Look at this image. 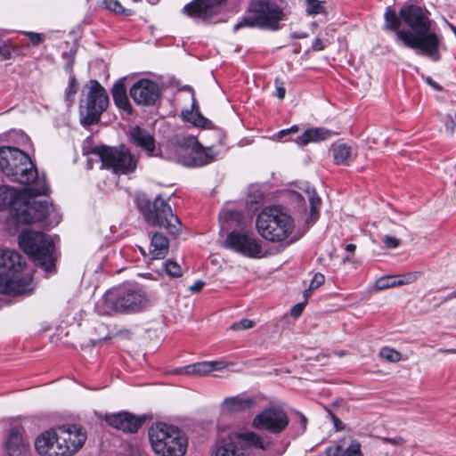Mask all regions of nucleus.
I'll use <instances>...</instances> for the list:
<instances>
[{"label": "nucleus", "instance_id": "nucleus-18", "mask_svg": "<svg viewBox=\"0 0 456 456\" xmlns=\"http://www.w3.org/2000/svg\"><path fill=\"white\" fill-rule=\"evenodd\" d=\"M225 2L226 0H193L184 5L183 11L191 18L209 20Z\"/></svg>", "mask_w": 456, "mask_h": 456}, {"label": "nucleus", "instance_id": "nucleus-28", "mask_svg": "<svg viewBox=\"0 0 456 456\" xmlns=\"http://www.w3.org/2000/svg\"><path fill=\"white\" fill-rule=\"evenodd\" d=\"M169 240L160 232H155L151 239L150 254L153 259H163L168 253Z\"/></svg>", "mask_w": 456, "mask_h": 456}, {"label": "nucleus", "instance_id": "nucleus-44", "mask_svg": "<svg viewBox=\"0 0 456 456\" xmlns=\"http://www.w3.org/2000/svg\"><path fill=\"white\" fill-rule=\"evenodd\" d=\"M324 281H325L324 275L320 273H317L314 275L313 279L310 281L309 286L311 287V289H316L322 284L324 283Z\"/></svg>", "mask_w": 456, "mask_h": 456}, {"label": "nucleus", "instance_id": "nucleus-42", "mask_svg": "<svg viewBox=\"0 0 456 456\" xmlns=\"http://www.w3.org/2000/svg\"><path fill=\"white\" fill-rule=\"evenodd\" d=\"M255 325V322L248 319H242L239 322H233L231 325V329L236 331L248 330L253 328Z\"/></svg>", "mask_w": 456, "mask_h": 456}, {"label": "nucleus", "instance_id": "nucleus-62", "mask_svg": "<svg viewBox=\"0 0 456 456\" xmlns=\"http://www.w3.org/2000/svg\"><path fill=\"white\" fill-rule=\"evenodd\" d=\"M306 37V34H299V35H297L296 37L297 38H303V37Z\"/></svg>", "mask_w": 456, "mask_h": 456}, {"label": "nucleus", "instance_id": "nucleus-40", "mask_svg": "<svg viewBox=\"0 0 456 456\" xmlns=\"http://www.w3.org/2000/svg\"><path fill=\"white\" fill-rule=\"evenodd\" d=\"M163 266L166 273L171 277L178 278L183 275L181 266L175 261L167 260L163 263Z\"/></svg>", "mask_w": 456, "mask_h": 456}, {"label": "nucleus", "instance_id": "nucleus-37", "mask_svg": "<svg viewBox=\"0 0 456 456\" xmlns=\"http://www.w3.org/2000/svg\"><path fill=\"white\" fill-rule=\"evenodd\" d=\"M103 4L106 9L117 14L124 16H130L132 14V11L123 7L118 0H104Z\"/></svg>", "mask_w": 456, "mask_h": 456}, {"label": "nucleus", "instance_id": "nucleus-32", "mask_svg": "<svg viewBox=\"0 0 456 456\" xmlns=\"http://www.w3.org/2000/svg\"><path fill=\"white\" fill-rule=\"evenodd\" d=\"M19 198V192L8 185L0 186V209L12 206Z\"/></svg>", "mask_w": 456, "mask_h": 456}, {"label": "nucleus", "instance_id": "nucleus-35", "mask_svg": "<svg viewBox=\"0 0 456 456\" xmlns=\"http://www.w3.org/2000/svg\"><path fill=\"white\" fill-rule=\"evenodd\" d=\"M305 192L309 200L311 219L315 221L319 216V209L322 203L321 199L314 189H308Z\"/></svg>", "mask_w": 456, "mask_h": 456}, {"label": "nucleus", "instance_id": "nucleus-43", "mask_svg": "<svg viewBox=\"0 0 456 456\" xmlns=\"http://www.w3.org/2000/svg\"><path fill=\"white\" fill-rule=\"evenodd\" d=\"M26 36L28 37L29 42L33 45H37L41 44L42 42H44V40H45V35L40 34V33L29 31V32H26Z\"/></svg>", "mask_w": 456, "mask_h": 456}, {"label": "nucleus", "instance_id": "nucleus-15", "mask_svg": "<svg viewBox=\"0 0 456 456\" xmlns=\"http://www.w3.org/2000/svg\"><path fill=\"white\" fill-rule=\"evenodd\" d=\"M224 247L248 257H258L262 252L258 240L243 231H232L224 240Z\"/></svg>", "mask_w": 456, "mask_h": 456}, {"label": "nucleus", "instance_id": "nucleus-13", "mask_svg": "<svg viewBox=\"0 0 456 456\" xmlns=\"http://www.w3.org/2000/svg\"><path fill=\"white\" fill-rule=\"evenodd\" d=\"M289 418L286 411L279 405H271L258 412L251 421L256 430L265 431L271 435L281 434L289 426Z\"/></svg>", "mask_w": 456, "mask_h": 456}, {"label": "nucleus", "instance_id": "nucleus-56", "mask_svg": "<svg viewBox=\"0 0 456 456\" xmlns=\"http://www.w3.org/2000/svg\"><path fill=\"white\" fill-rule=\"evenodd\" d=\"M456 298V289L453 290L452 293L448 294L444 299V302L449 301L451 299Z\"/></svg>", "mask_w": 456, "mask_h": 456}, {"label": "nucleus", "instance_id": "nucleus-24", "mask_svg": "<svg viewBox=\"0 0 456 456\" xmlns=\"http://www.w3.org/2000/svg\"><path fill=\"white\" fill-rule=\"evenodd\" d=\"M256 401L250 396L240 394L235 396L226 397L222 404V411L228 414H238L252 409Z\"/></svg>", "mask_w": 456, "mask_h": 456}, {"label": "nucleus", "instance_id": "nucleus-14", "mask_svg": "<svg viewBox=\"0 0 456 456\" xmlns=\"http://www.w3.org/2000/svg\"><path fill=\"white\" fill-rule=\"evenodd\" d=\"M86 86V115L83 122L85 125L92 126L99 122L101 115L108 108L109 96L103 86L95 79H91Z\"/></svg>", "mask_w": 456, "mask_h": 456}, {"label": "nucleus", "instance_id": "nucleus-11", "mask_svg": "<svg viewBox=\"0 0 456 456\" xmlns=\"http://www.w3.org/2000/svg\"><path fill=\"white\" fill-rule=\"evenodd\" d=\"M101 161L102 167L110 170L117 175H128L134 173L137 167L138 157L133 155L125 146L95 148L94 151Z\"/></svg>", "mask_w": 456, "mask_h": 456}, {"label": "nucleus", "instance_id": "nucleus-10", "mask_svg": "<svg viewBox=\"0 0 456 456\" xmlns=\"http://www.w3.org/2000/svg\"><path fill=\"white\" fill-rule=\"evenodd\" d=\"M138 208L147 223L165 228L170 234H177L182 230V223L175 216L170 205L160 196L151 202L148 200L139 201Z\"/></svg>", "mask_w": 456, "mask_h": 456}, {"label": "nucleus", "instance_id": "nucleus-34", "mask_svg": "<svg viewBox=\"0 0 456 456\" xmlns=\"http://www.w3.org/2000/svg\"><path fill=\"white\" fill-rule=\"evenodd\" d=\"M13 253L17 256V258L13 256H6L4 258V262L6 263L4 269L12 273H20L25 267L26 262L19 252L13 250Z\"/></svg>", "mask_w": 456, "mask_h": 456}, {"label": "nucleus", "instance_id": "nucleus-9", "mask_svg": "<svg viewBox=\"0 0 456 456\" xmlns=\"http://www.w3.org/2000/svg\"><path fill=\"white\" fill-rule=\"evenodd\" d=\"M19 244L21 249L33 258L37 265L47 273L54 269L57 256L54 242L49 235L24 230L19 235Z\"/></svg>", "mask_w": 456, "mask_h": 456}, {"label": "nucleus", "instance_id": "nucleus-52", "mask_svg": "<svg viewBox=\"0 0 456 456\" xmlns=\"http://www.w3.org/2000/svg\"><path fill=\"white\" fill-rule=\"evenodd\" d=\"M73 65H74V59L71 58L65 64V70L69 73V76L74 75L73 73Z\"/></svg>", "mask_w": 456, "mask_h": 456}, {"label": "nucleus", "instance_id": "nucleus-8", "mask_svg": "<svg viewBox=\"0 0 456 456\" xmlns=\"http://www.w3.org/2000/svg\"><path fill=\"white\" fill-rule=\"evenodd\" d=\"M149 439L158 456H183L188 446L187 437L179 428L162 422L151 427Z\"/></svg>", "mask_w": 456, "mask_h": 456}, {"label": "nucleus", "instance_id": "nucleus-36", "mask_svg": "<svg viewBox=\"0 0 456 456\" xmlns=\"http://www.w3.org/2000/svg\"><path fill=\"white\" fill-rule=\"evenodd\" d=\"M305 13L307 16H316L327 13L325 1L305 0Z\"/></svg>", "mask_w": 456, "mask_h": 456}, {"label": "nucleus", "instance_id": "nucleus-45", "mask_svg": "<svg viewBox=\"0 0 456 456\" xmlns=\"http://www.w3.org/2000/svg\"><path fill=\"white\" fill-rule=\"evenodd\" d=\"M276 95L280 100H283L286 94V89L284 87V83L280 79L276 78L274 81Z\"/></svg>", "mask_w": 456, "mask_h": 456}, {"label": "nucleus", "instance_id": "nucleus-31", "mask_svg": "<svg viewBox=\"0 0 456 456\" xmlns=\"http://www.w3.org/2000/svg\"><path fill=\"white\" fill-rule=\"evenodd\" d=\"M192 109H196L189 113L187 117L188 121L192 123L195 126L202 128H213V123L208 118H205L199 110L197 102L193 100L191 104Z\"/></svg>", "mask_w": 456, "mask_h": 456}, {"label": "nucleus", "instance_id": "nucleus-25", "mask_svg": "<svg viewBox=\"0 0 456 456\" xmlns=\"http://www.w3.org/2000/svg\"><path fill=\"white\" fill-rule=\"evenodd\" d=\"M337 133L325 127H311L306 129L302 134L295 140L299 146L307 145L310 142H320L336 135Z\"/></svg>", "mask_w": 456, "mask_h": 456}, {"label": "nucleus", "instance_id": "nucleus-60", "mask_svg": "<svg viewBox=\"0 0 456 456\" xmlns=\"http://www.w3.org/2000/svg\"><path fill=\"white\" fill-rule=\"evenodd\" d=\"M439 352L441 353H444V354H456V349L454 348H450V349H439Z\"/></svg>", "mask_w": 456, "mask_h": 456}, {"label": "nucleus", "instance_id": "nucleus-49", "mask_svg": "<svg viewBox=\"0 0 456 456\" xmlns=\"http://www.w3.org/2000/svg\"><path fill=\"white\" fill-rule=\"evenodd\" d=\"M205 286V282L201 280L195 281L191 286H190L189 289L192 293L200 292Z\"/></svg>", "mask_w": 456, "mask_h": 456}, {"label": "nucleus", "instance_id": "nucleus-23", "mask_svg": "<svg viewBox=\"0 0 456 456\" xmlns=\"http://www.w3.org/2000/svg\"><path fill=\"white\" fill-rule=\"evenodd\" d=\"M232 365L224 361H205L181 367L175 370L180 375L206 376L214 370H221Z\"/></svg>", "mask_w": 456, "mask_h": 456}, {"label": "nucleus", "instance_id": "nucleus-51", "mask_svg": "<svg viewBox=\"0 0 456 456\" xmlns=\"http://www.w3.org/2000/svg\"><path fill=\"white\" fill-rule=\"evenodd\" d=\"M297 414L299 417V425L301 427V431L304 432L306 429L307 419L304 414H302L300 412H297Z\"/></svg>", "mask_w": 456, "mask_h": 456}, {"label": "nucleus", "instance_id": "nucleus-20", "mask_svg": "<svg viewBox=\"0 0 456 456\" xmlns=\"http://www.w3.org/2000/svg\"><path fill=\"white\" fill-rule=\"evenodd\" d=\"M51 205L47 201L33 200L24 205L23 209L17 212V219L20 223L31 224L40 222L49 215Z\"/></svg>", "mask_w": 456, "mask_h": 456}, {"label": "nucleus", "instance_id": "nucleus-17", "mask_svg": "<svg viewBox=\"0 0 456 456\" xmlns=\"http://www.w3.org/2000/svg\"><path fill=\"white\" fill-rule=\"evenodd\" d=\"M0 273V293L18 296L32 290V278L29 275L20 276Z\"/></svg>", "mask_w": 456, "mask_h": 456}, {"label": "nucleus", "instance_id": "nucleus-46", "mask_svg": "<svg viewBox=\"0 0 456 456\" xmlns=\"http://www.w3.org/2000/svg\"><path fill=\"white\" fill-rule=\"evenodd\" d=\"M382 240L387 248H395L400 245V240L393 236L387 235Z\"/></svg>", "mask_w": 456, "mask_h": 456}, {"label": "nucleus", "instance_id": "nucleus-27", "mask_svg": "<svg viewBox=\"0 0 456 456\" xmlns=\"http://www.w3.org/2000/svg\"><path fill=\"white\" fill-rule=\"evenodd\" d=\"M111 94L116 106L128 114L132 113V106L126 95V89L122 79L117 81L112 88Z\"/></svg>", "mask_w": 456, "mask_h": 456}, {"label": "nucleus", "instance_id": "nucleus-4", "mask_svg": "<svg viewBox=\"0 0 456 456\" xmlns=\"http://www.w3.org/2000/svg\"><path fill=\"white\" fill-rule=\"evenodd\" d=\"M148 304L146 293L138 285L123 283L108 289L95 305L101 315L131 314L143 310Z\"/></svg>", "mask_w": 456, "mask_h": 456}, {"label": "nucleus", "instance_id": "nucleus-7", "mask_svg": "<svg viewBox=\"0 0 456 456\" xmlns=\"http://www.w3.org/2000/svg\"><path fill=\"white\" fill-rule=\"evenodd\" d=\"M272 439L255 431L234 432L216 442L213 456H253L251 449L268 451Z\"/></svg>", "mask_w": 456, "mask_h": 456}, {"label": "nucleus", "instance_id": "nucleus-21", "mask_svg": "<svg viewBox=\"0 0 456 456\" xmlns=\"http://www.w3.org/2000/svg\"><path fill=\"white\" fill-rule=\"evenodd\" d=\"M104 419L110 427L126 433H136L143 423L142 419L126 411L106 414Z\"/></svg>", "mask_w": 456, "mask_h": 456}, {"label": "nucleus", "instance_id": "nucleus-58", "mask_svg": "<svg viewBox=\"0 0 456 456\" xmlns=\"http://www.w3.org/2000/svg\"><path fill=\"white\" fill-rule=\"evenodd\" d=\"M332 419H333V420H334L335 428H336L337 429H342V428H341V427H338V425H341V421H340V419H339L338 417L334 416V415L332 416Z\"/></svg>", "mask_w": 456, "mask_h": 456}, {"label": "nucleus", "instance_id": "nucleus-59", "mask_svg": "<svg viewBox=\"0 0 456 456\" xmlns=\"http://www.w3.org/2000/svg\"><path fill=\"white\" fill-rule=\"evenodd\" d=\"M289 134V130H287V129H283V130H281L278 134H277V136L278 138H282L284 137L285 135Z\"/></svg>", "mask_w": 456, "mask_h": 456}, {"label": "nucleus", "instance_id": "nucleus-19", "mask_svg": "<svg viewBox=\"0 0 456 456\" xmlns=\"http://www.w3.org/2000/svg\"><path fill=\"white\" fill-rule=\"evenodd\" d=\"M128 138L131 143L144 152L147 157L157 155L156 140L148 130L138 126H133L128 132Z\"/></svg>", "mask_w": 456, "mask_h": 456}, {"label": "nucleus", "instance_id": "nucleus-53", "mask_svg": "<svg viewBox=\"0 0 456 456\" xmlns=\"http://www.w3.org/2000/svg\"><path fill=\"white\" fill-rule=\"evenodd\" d=\"M427 83L430 85L432 87H434L436 90L441 91L442 87L435 82L431 77L427 78Z\"/></svg>", "mask_w": 456, "mask_h": 456}, {"label": "nucleus", "instance_id": "nucleus-47", "mask_svg": "<svg viewBox=\"0 0 456 456\" xmlns=\"http://www.w3.org/2000/svg\"><path fill=\"white\" fill-rule=\"evenodd\" d=\"M305 304L306 303L305 301V302L297 303V305H295L290 311L291 316L298 317L304 311Z\"/></svg>", "mask_w": 456, "mask_h": 456}, {"label": "nucleus", "instance_id": "nucleus-64", "mask_svg": "<svg viewBox=\"0 0 456 456\" xmlns=\"http://www.w3.org/2000/svg\"><path fill=\"white\" fill-rule=\"evenodd\" d=\"M449 118L451 119L452 124H453L454 120H453L452 117L450 116Z\"/></svg>", "mask_w": 456, "mask_h": 456}, {"label": "nucleus", "instance_id": "nucleus-57", "mask_svg": "<svg viewBox=\"0 0 456 456\" xmlns=\"http://www.w3.org/2000/svg\"><path fill=\"white\" fill-rule=\"evenodd\" d=\"M314 289H311V287L309 286L308 289H305L304 290V297L305 299L306 300L312 294V292L314 291Z\"/></svg>", "mask_w": 456, "mask_h": 456}, {"label": "nucleus", "instance_id": "nucleus-1", "mask_svg": "<svg viewBox=\"0 0 456 456\" xmlns=\"http://www.w3.org/2000/svg\"><path fill=\"white\" fill-rule=\"evenodd\" d=\"M399 15L409 29L398 31L397 39L402 41L404 46L415 50L417 53L433 61H440L441 38L433 28L429 12L425 7L405 4L401 7Z\"/></svg>", "mask_w": 456, "mask_h": 456}, {"label": "nucleus", "instance_id": "nucleus-50", "mask_svg": "<svg viewBox=\"0 0 456 456\" xmlns=\"http://www.w3.org/2000/svg\"><path fill=\"white\" fill-rule=\"evenodd\" d=\"M312 49L314 51H322L325 49V44L320 38H315L312 45Z\"/></svg>", "mask_w": 456, "mask_h": 456}, {"label": "nucleus", "instance_id": "nucleus-39", "mask_svg": "<svg viewBox=\"0 0 456 456\" xmlns=\"http://www.w3.org/2000/svg\"><path fill=\"white\" fill-rule=\"evenodd\" d=\"M15 46L12 45L10 40H4L0 38V61H8L12 56V51Z\"/></svg>", "mask_w": 456, "mask_h": 456}, {"label": "nucleus", "instance_id": "nucleus-48", "mask_svg": "<svg viewBox=\"0 0 456 456\" xmlns=\"http://www.w3.org/2000/svg\"><path fill=\"white\" fill-rule=\"evenodd\" d=\"M6 256H13V257L17 258V256L13 253V250L0 248V267L2 268H4V265H6V263L4 262V258L6 257Z\"/></svg>", "mask_w": 456, "mask_h": 456}, {"label": "nucleus", "instance_id": "nucleus-12", "mask_svg": "<svg viewBox=\"0 0 456 456\" xmlns=\"http://www.w3.org/2000/svg\"><path fill=\"white\" fill-rule=\"evenodd\" d=\"M216 145L204 147L194 137L188 138L180 147L179 161L187 167H202L212 163L219 155Z\"/></svg>", "mask_w": 456, "mask_h": 456}, {"label": "nucleus", "instance_id": "nucleus-41", "mask_svg": "<svg viewBox=\"0 0 456 456\" xmlns=\"http://www.w3.org/2000/svg\"><path fill=\"white\" fill-rule=\"evenodd\" d=\"M379 355L381 358L391 362H397L401 361L402 358V354L398 351L389 347L382 348L379 352Z\"/></svg>", "mask_w": 456, "mask_h": 456}, {"label": "nucleus", "instance_id": "nucleus-2", "mask_svg": "<svg viewBox=\"0 0 456 456\" xmlns=\"http://www.w3.org/2000/svg\"><path fill=\"white\" fill-rule=\"evenodd\" d=\"M87 439L80 425L67 424L51 428L37 436L35 448L41 456H72Z\"/></svg>", "mask_w": 456, "mask_h": 456}, {"label": "nucleus", "instance_id": "nucleus-30", "mask_svg": "<svg viewBox=\"0 0 456 456\" xmlns=\"http://www.w3.org/2000/svg\"><path fill=\"white\" fill-rule=\"evenodd\" d=\"M384 19V28L395 31L396 37L398 31H404V29H400L401 22H403L400 18V15L398 16L396 12L391 6H387L386 8Z\"/></svg>", "mask_w": 456, "mask_h": 456}, {"label": "nucleus", "instance_id": "nucleus-55", "mask_svg": "<svg viewBox=\"0 0 456 456\" xmlns=\"http://www.w3.org/2000/svg\"><path fill=\"white\" fill-rule=\"evenodd\" d=\"M356 246L354 244H347L345 248L346 252L354 253L355 251Z\"/></svg>", "mask_w": 456, "mask_h": 456}, {"label": "nucleus", "instance_id": "nucleus-6", "mask_svg": "<svg viewBox=\"0 0 456 456\" xmlns=\"http://www.w3.org/2000/svg\"><path fill=\"white\" fill-rule=\"evenodd\" d=\"M285 20L284 8L276 0H249L244 16L234 25L233 30L248 27L275 31Z\"/></svg>", "mask_w": 456, "mask_h": 456}, {"label": "nucleus", "instance_id": "nucleus-3", "mask_svg": "<svg viewBox=\"0 0 456 456\" xmlns=\"http://www.w3.org/2000/svg\"><path fill=\"white\" fill-rule=\"evenodd\" d=\"M0 169L12 182L21 184L35 183V185L29 188V192L33 195H45L49 191L45 181H37V169L29 156L16 147L2 146L0 148Z\"/></svg>", "mask_w": 456, "mask_h": 456}, {"label": "nucleus", "instance_id": "nucleus-38", "mask_svg": "<svg viewBox=\"0 0 456 456\" xmlns=\"http://www.w3.org/2000/svg\"><path fill=\"white\" fill-rule=\"evenodd\" d=\"M78 90V84L77 82L75 75L69 77V85L65 90V100L69 104H71L74 101V97Z\"/></svg>", "mask_w": 456, "mask_h": 456}, {"label": "nucleus", "instance_id": "nucleus-33", "mask_svg": "<svg viewBox=\"0 0 456 456\" xmlns=\"http://www.w3.org/2000/svg\"><path fill=\"white\" fill-rule=\"evenodd\" d=\"M408 280L402 279L400 276L388 275L378 279L375 282V289L377 290H383L395 286H400L408 283Z\"/></svg>", "mask_w": 456, "mask_h": 456}, {"label": "nucleus", "instance_id": "nucleus-16", "mask_svg": "<svg viewBox=\"0 0 456 456\" xmlns=\"http://www.w3.org/2000/svg\"><path fill=\"white\" fill-rule=\"evenodd\" d=\"M129 94L136 104L143 106L155 104L160 97L159 85L146 78L135 82L130 88Z\"/></svg>", "mask_w": 456, "mask_h": 456}, {"label": "nucleus", "instance_id": "nucleus-29", "mask_svg": "<svg viewBox=\"0 0 456 456\" xmlns=\"http://www.w3.org/2000/svg\"><path fill=\"white\" fill-rule=\"evenodd\" d=\"M331 151L334 161L338 165H348L352 159V149L346 143H333Z\"/></svg>", "mask_w": 456, "mask_h": 456}, {"label": "nucleus", "instance_id": "nucleus-5", "mask_svg": "<svg viewBox=\"0 0 456 456\" xmlns=\"http://www.w3.org/2000/svg\"><path fill=\"white\" fill-rule=\"evenodd\" d=\"M256 227L262 238L273 243L288 241L291 244L298 240L294 236L293 217L279 206L263 208L256 218Z\"/></svg>", "mask_w": 456, "mask_h": 456}, {"label": "nucleus", "instance_id": "nucleus-54", "mask_svg": "<svg viewBox=\"0 0 456 456\" xmlns=\"http://www.w3.org/2000/svg\"><path fill=\"white\" fill-rule=\"evenodd\" d=\"M387 441L395 444H402L404 443V440L400 436L395 438H387Z\"/></svg>", "mask_w": 456, "mask_h": 456}, {"label": "nucleus", "instance_id": "nucleus-61", "mask_svg": "<svg viewBox=\"0 0 456 456\" xmlns=\"http://www.w3.org/2000/svg\"><path fill=\"white\" fill-rule=\"evenodd\" d=\"M287 130H289V134H290V133H296V132H297V131H298V126H296V125H294V126H292L290 128H288Z\"/></svg>", "mask_w": 456, "mask_h": 456}, {"label": "nucleus", "instance_id": "nucleus-22", "mask_svg": "<svg viewBox=\"0 0 456 456\" xmlns=\"http://www.w3.org/2000/svg\"><path fill=\"white\" fill-rule=\"evenodd\" d=\"M24 429L20 426L12 427L5 441L8 456H27L28 443L23 436Z\"/></svg>", "mask_w": 456, "mask_h": 456}, {"label": "nucleus", "instance_id": "nucleus-26", "mask_svg": "<svg viewBox=\"0 0 456 456\" xmlns=\"http://www.w3.org/2000/svg\"><path fill=\"white\" fill-rule=\"evenodd\" d=\"M324 453L325 456H362L361 444L356 440H353L346 448L340 441L338 444L327 447Z\"/></svg>", "mask_w": 456, "mask_h": 456}, {"label": "nucleus", "instance_id": "nucleus-63", "mask_svg": "<svg viewBox=\"0 0 456 456\" xmlns=\"http://www.w3.org/2000/svg\"><path fill=\"white\" fill-rule=\"evenodd\" d=\"M451 28H452V30L453 31V33L455 34L456 27H454V26H451Z\"/></svg>", "mask_w": 456, "mask_h": 456}]
</instances>
